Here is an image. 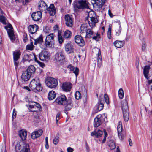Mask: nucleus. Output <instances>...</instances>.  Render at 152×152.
Masks as SVG:
<instances>
[{"mask_svg": "<svg viewBox=\"0 0 152 152\" xmlns=\"http://www.w3.org/2000/svg\"><path fill=\"white\" fill-rule=\"evenodd\" d=\"M30 87L34 92L40 91L42 89V87L40 83L38 77H36L30 82Z\"/></svg>", "mask_w": 152, "mask_h": 152, "instance_id": "obj_1", "label": "nucleus"}, {"mask_svg": "<svg viewBox=\"0 0 152 152\" xmlns=\"http://www.w3.org/2000/svg\"><path fill=\"white\" fill-rule=\"evenodd\" d=\"M15 150L17 152H30L29 144L23 141L17 143Z\"/></svg>", "mask_w": 152, "mask_h": 152, "instance_id": "obj_2", "label": "nucleus"}, {"mask_svg": "<svg viewBox=\"0 0 152 152\" xmlns=\"http://www.w3.org/2000/svg\"><path fill=\"white\" fill-rule=\"evenodd\" d=\"M121 108L123 113L124 120L125 121H127L129 120V110L128 102L126 99L122 101Z\"/></svg>", "mask_w": 152, "mask_h": 152, "instance_id": "obj_3", "label": "nucleus"}, {"mask_svg": "<svg viewBox=\"0 0 152 152\" xmlns=\"http://www.w3.org/2000/svg\"><path fill=\"white\" fill-rule=\"evenodd\" d=\"M45 83L47 86L51 89L56 88L58 85L57 80L51 77L47 78Z\"/></svg>", "mask_w": 152, "mask_h": 152, "instance_id": "obj_4", "label": "nucleus"}, {"mask_svg": "<svg viewBox=\"0 0 152 152\" xmlns=\"http://www.w3.org/2000/svg\"><path fill=\"white\" fill-rule=\"evenodd\" d=\"M55 35L53 34H50L47 35L45 40V45L47 47H52L54 44V38Z\"/></svg>", "mask_w": 152, "mask_h": 152, "instance_id": "obj_5", "label": "nucleus"}, {"mask_svg": "<svg viewBox=\"0 0 152 152\" xmlns=\"http://www.w3.org/2000/svg\"><path fill=\"white\" fill-rule=\"evenodd\" d=\"M103 97V95L102 94L99 96L98 102L95 107V108L96 109V113L101 110L103 108L104 102Z\"/></svg>", "mask_w": 152, "mask_h": 152, "instance_id": "obj_6", "label": "nucleus"}, {"mask_svg": "<svg viewBox=\"0 0 152 152\" xmlns=\"http://www.w3.org/2000/svg\"><path fill=\"white\" fill-rule=\"evenodd\" d=\"M92 14H94V12L93 11L89 12L88 13V16L89 18H90V21H89L88 20H86V22L87 21L90 26L91 28L93 27L94 26L95 23L97 22V20L96 18H95L94 17L91 16V15Z\"/></svg>", "mask_w": 152, "mask_h": 152, "instance_id": "obj_7", "label": "nucleus"}, {"mask_svg": "<svg viewBox=\"0 0 152 152\" xmlns=\"http://www.w3.org/2000/svg\"><path fill=\"white\" fill-rule=\"evenodd\" d=\"M76 7L78 9H83L89 8L88 3L85 0H80L78 1L76 5Z\"/></svg>", "mask_w": 152, "mask_h": 152, "instance_id": "obj_8", "label": "nucleus"}, {"mask_svg": "<svg viewBox=\"0 0 152 152\" xmlns=\"http://www.w3.org/2000/svg\"><path fill=\"white\" fill-rule=\"evenodd\" d=\"M63 105H64V111L65 113L67 115L68 112L67 111H70L72 108L73 106V101L71 99H68L67 101Z\"/></svg>", "mask_w": 152, "mask_h": 152, "instance_id": "obj_9", "label": "nucleus"}, {"mask_svg": "<svg viewBox=\"0 0 152 152\" xmlns=\"http://www.w3.org/2000/svg\"><path fill=\"white\" fill-rule=\"evenodd\" d=\"M5 28L7 30L10 39L11 40H15V37L12 30L13 28L11 25L10 24H9L7 26H5Z\"/></svg>", "mask_w": 152, "mask_h": 152, "instance_id": "obj_10", "label": "nucleus"}, {"mask_svg": "<svg viewBox=\"0 0 152 152\" xmlns=\"http://www.w3.org/2000/svg\"><path fill=\"white\" fill-rule=\"evenodd\" d=\"M42 13L40 11L34 12L31 15L32 20L35 21H39L41 18Z\"/></svg>", "mask_w": 152, "mask_h": 152, "instance_id": "obj_11", "label": "nucleus"}, {"mask_svg": "<svg viewBox=\"0 0 152 152\" xmlns=\"http://www.w3.org/2000/svg\"><path fill=\"white\" fill-rule=\"evenodd\" d=\"M68 99H66L65 95H63L57 97L56 99V102L59 104L63 105L66 102Z\"/></svg>", "mask_w": 152, "mask_h": 152, "instance_id": "obj_12", "label": "nucleus"}, {"mask_svg": "<svg viewBox=\"0 0 152 152\" xmlns=\"http://www.w3.org/2000/svg\"><path fill=\"white\" fill-rule=\"evenodd\" d=\"M75 40L76 43L80 46H83L85 44L83 38L80 35H77L75 37Z\"/></svg>", "mask_w": 152, "mask_h": 152, "instance_id": "obj_13", "label": "nucleus"}, {"mask_svg": "<svg viewBox=\"0 0 152 152\" xmlns=\"http://www.w3.org/2000/svg\"><path fill=\"white\" fill-rule=\"evenodd\" d=\"M48 6L43 1H41L39 3L38 8L39 10L41 11H44L46 13Z\"/></svg>", "mask_w": 152, "mask_h": 152, "instance_id": "obj_14", "label": "nucleus"}, {"mask_svg": "<svg viewBox=\"0 0 152 152\" xmlns=\"http://www.w3.org/2000/svg\"><path fill=\"white\" fill-rule=\"evenodd\" d=\"M65 20L66 25L69 27H71L73 25V21L72 17L69 15H66Z\"/></svg>", "mask_w": 152, "mask_h": 152, "instance_id": "obj_15", "label": "nucleus"}, {"mask_svg": "<svg viewBox=\"0 0 152 152\" xmlns=\"http://www.w3.org/2000/svg\"><path fill=\"white\" fill-rule=\"evenodd\" d=\"M103 134V132L100 130L96 129L91 132V136H95V137L98 138L101 137Z\"/></svg>", "mask_w": 152, "mask_h": 152, "instance_id": "obj_16", "label": "nucleus"}, {"mask_svg": "<svg viewBox=\"0 0 152 152\" xmlns=\"http://www.w3.org/2000/svg\"><path fill=\"white\" fill-rule=\"evenodd\" d=\"M115 35L118 36L120 35L121 31V23L120 21H118L115 22Z\"/></svg>", "mask_w": 152, "mask_h": 152, "instance_id": "obj_17", "label": "nucleus"}, {"mask_svg": "<svg viewBox=\"0 0 152 152\" xmlns=\"http://www.w3.org/2000/svg\"><path fill=\"white\" fill-rule=\"evenodd\" d=\"M46 10L51 16H54L56 13L55 8L53 4H50L48 7H47Z\"/></svg>", "mask_w": 152, "mask_h": 152, "instance_id": "obj_18", "label": "nucleus"}, {"mask_svg": "<svg viewBox=\"0 0 152 152\" xmlns=\"http://www.w3.org/2000/svg\"><path fill=\"white\" fill-rule=\"evenodd\" d=\"M102 116V115L99 114L95 118L94 124V127H97L101 124V118Z\"/></svg>", "mask_w": 152, "mask_h": 152, "instance_id": "obj_19", "label": "nucleus"}, {"mask_svg": "<svg viewBox=\"0 0 152 152\" xmlns=\"http://www.w3.org/2000/svg\"><path fill=\"white\" fill-rule=\"evenodd\" d=\"M71 84L70 83L65 82L63 83L62 88L64 91H69L71 89Z\"/></svg>", "mask_w": 152, "mask_h": 152, "instance_id": "obj_20", "label": "nucleus"}, {"mask_svg": "<svg viewBox=\"0 0 152 152\" xmlns=\"http://www.w3.org/2000/svg\"><path fill=\"white\" fill-rule=\"evenodd\" d=\"M38 29V26L37 25L35 24L30 25L28 28V30L29 32L31 34H33L37 32Z\"/></svg>", "mask_w": 152, "mask_h": 152, "instance_id": "obj_21", "label": "nucleus"}, {"mask_svg": "<svg viewBox=\"0 0 152 152\" xmlns=\"http://www.w3.org/2000/svg\"><path fill=\"white\" fill-rule=\"evenodd\" d=\"M43 132V131L42 129H39L37 131H34L31 134V138L33 139L39 137L41 135Z\"/></svg>", "mask_w": 152, "mask_h": 152, "instance_id": "obj_22", "label": "nucleus"}, {"mask_svg": "<svg viewBox=\"0 0 152 152\" xmlns=\"http://www.w3.org/2000/svg\"><path fill=\"white\" fill-rule=\"evenodd\" d=\"M65 50L68 54L71 53L73 52V46L70 43H67L65 46Z\"/></svg>", "mask_w": 152, "mask_h": 152, "instance_id": "obj_23", "label": "nucleus"}, {"mask_svg": "<svg viewBox=\"0 0 152 152\" xmlns=\"http://www.w3.org/2000/svg\"><path fill=\"white\" fill-rule=\"evenodd\" d=\"M31 76L26 71H24L21 75L22 79L25 81L28 80L30 78Z\"/></svg>", "mask_w": 152, "mask_h": 152, "instance_id": "obj_24", "label": "nucleus"}, {"mask_svg": "<svg viewBox=\"0 0 152 152\" xmlns=\"http://www.w3.org/2000/svg\"><path fill=\"white\" fill-rule=\"evenodd\" d=\"M125 44L124 41L116 40L113 43L114 45L116 48H121Z\"/></svg>", "mask_w": 152, "mask_h": 152, "instance_id": "obj_25", "label": "nucleus"}, {"mask_svg": "<svg viewBox=\"0 0 152 152\" xmlns=\"http://www.w3.org/2000/svg\"><path fill=\"white\" fill-rule=\"evenodd\" d=\"M150 69L149 66H145L144 67L143 69V74L145 78L147 80H148L149 78L148 76V74L149 73V71Z\"/></svg>", "mask_w": 152, "mask_h": 152, "instance_id": "obj_26", "label": "nucleus"}, {"mask_svg": "<svg viewBox=\"0 0 152 152\" xmlns=\"http://www.w3.org/2000/svg\"><path fill=\"white\" fill-rule=\"evenodd\" d=\"M19 135L22 140L26 139L27 135V132L26 131L20 130L19 132Z\"/></svg>", "mask_w": 152, "mask_h": 152, "instance_id": "obj_27", "label": "nucleus"}, {"mask_svg": "<svg viewBox=\"0 0 152 152\" xmlns=\"http://www.w3.org/2000/svg\"><path fill=\"white\" fill-rule=\"evenodd\" d=\"M68 67L70 69V71H73V72L75 74L76 77L77 78L79 74V69L77 67H76L75 70H74L75 69L74 67L71 65H69Z\"/></svg>", "mask_w": 152, "mask_h": 152, "instance_id": "obj_28", "label": "nucleus"}, {"mask_svg": "<svg viewBox=\"0 0 152 152\" xmlns=\"http://www.w3.org/2000/svg\"><path fill=\"white\" fill-rule=\"evenodd\" d=\"M35 71V69L34 66L33 65H31L28 68L26 71L31 75L32 73H33Z\"/></svg>", "mask_w": 152, "mask_h": 152, "instance_id": "obj_29", "label": "nucleus"}, {"mask_svg": "<svg viewBox=\"0 0 152 152\" xmlns=\"http://www.w3.org/2000/svg\"><path fill=\"white\" fill-rule=\"evenodd\" d=\"M108 145L111 150L114 149L116 147L115 142L112 140H108Z\"/></svg>", "mask_w": 152, "mask_h": 152, "instance_id": "obj_30", "label": "nucleus"}, {"mask_svg": "<svg viewBox=\"0 0 152 152\" xmlns=\"http://www.w3.org/2000/svg\"><path fill=\"white\" fill-rule=\"evenodd\" d=\"M106 0H98L96 2V7L99 9L102 8Z\"/></svg>", "mask_w": 152, "mask_h": 152, "instance_id": "obj_31", "label": "nucleus"}, {"mask_svg": "<svg viewBox=\"0 0 152 152\" xmlns=\"http://www.w3.org/2000/svg\"><path fill=\"white\" fill-rule=\"evenodd\" d=\"M56 96L55 93L53 91H50L48 94V98L50 100L54 99Z\"/></svg>", "mask_w": 152, "mask_h": 152, "instance_id": "obj_32", "label": "nucleus"}, {"mask_svg": "<svg viewBox=\"0 0 152 152\" xmlns=\"http://www.w3.org/2000/svg\"><path fill=\"white\" fill-rule=\"evenodd\" d=\"M94 32L90 28L88 29L86 34V37L88 38H91L93 36Z\"/></svg>", "mask_w": 152, "mask_h": 152, "instance_id": "obj_33", "label": "nucleus"}, {"mask_svg": "<svg viewBox=\"0 0 152 152\" xmlns=\"http://www.w3.org/2000/svg\"><path fill=\"white\" fill-rule=\"evenodd\" d=\"M123 129L122 123L119 121L118 124L117 126V130L118 134L119 137L120 138V133H121Z\"/></svg>", "mask_w": 152, "mask_h": 152, "instance_id": "obj_34", "label": "nucleus"}, {"mask_svg": "<svg viewBox=\"0 0 152 152\" xmlns=\"http://www.w3.org/2000/svg\"><path fill=\"white\" fill-rule=\"evenodd\" d=\"M71 32L69 30H66L64 33L63 37L65 38H68L71 36Z\"/></svg>", "mask_w": 152, "mask_h": 152, "instance_id": "obj_35", "label": "nucleus"}, {"mask_svg": "<svg viewBox=\"0 0 152 152\" xmlns=\"http://www.w3.org/2000/svg\"><path fill=\"white\" fill-rule=\"evenodd\" d=\"M34 44L37 45V43H41L43 42V37L42 36L40 35L38 38H37L35 40Z\"/></svg>", "mask_w": 152, "mask_h": 152, "instance_id": "obj_36", "label": "nucleus"}, {"mask_svg": "<svg viewBox=\"0 0 152 152\" xmlns=\"http://www.w3.org/2000/svg\"><path fill=\"white\" fill-rule=\"evenodd\" d=\"M19 58H13L15 68L16 69H17L19 65Z\"/></svg>", "mask_w": 152, "mask_h": 152, "instance_id": "obj_37", "label": "nucleus"}, {"mask_svg": "<svg viewBox=\"0 0 152 152\" xmlns=\"http://www.w3.org/2000/svg\"><path fill=\"white\" fill-rule=\"evenodd\" d=\"M87 26L86 24H82L80 27L81 33H84L87 30Z\"/></svg>", "mask_w": 152, "mask_h": 152, "instance_id": "obj_38", "label": "nucleus"}, {"mask_svg": "<svg viewBox=\"0 0 152 152\" xmlns=\"http://www.w3.org/2000/svg\"><path fill=\"white\" fill-rule=\"evenodd\" d=\"M124 91L123 89L120 88L118 91V96L120 99H122L124 97Z\"/></svg>", "mask_w": 152, "mask_h": 152, "instance_id": "obj_39", "label": "nucleus"}, {"mask_svg": "<svg viewBox=\"0 0 152 152\" xmlns=\"http://www.w3.org/2000/svg\"><path fill=\"white\" fill-rule=\"evenodd\" d=\"M48 52L47 51L42 52L39 54V57H49V56L48 55Z\"/></svg>", "mask_w": 152, "mask_h": 152, "instance_id": "obj_40", "label": "nucleus"}, {"mask_svg": "<svg viewBox=\"0 0 152 152\" xmlns=\"http://www.w3.org/2000/svg\"><path fill=\"white\" fill-rule=\"evenodd\" d=\"M58 39L59 43L60 44L62 43L63 41V39L59 31H58Z\"/></svg>", "mask_w": 152, "mask_h": 152, "instance_id": "obj_41", "label": "nucleus"}, {"mask_svg": "<svg viewBox=\"0 0 152 152\" xmlns=\"http://www.w3.org/2000/svg\"><path fill=\"white\" fill-rule=\"evenodd\" d=\"M75 97L78 100L81 98V96L80 92L79 91H77L75 94Z\"/></svg>", "mask_w": 152, "mask_h": 152, "instance_id": "obj_42", "label": "nucleus"}, {"mask_svg": "<svg viewBox=\"0 0 152 152\" xmlns=\"http://www.w3.org/2000/svg\"><path fill=\"white\" fill-rule=\"evenodd\" d=\"M34 45L33 42H31L30 44L26 46V49L32 50L33 49Z\"/></svg>", "mask_w": 152, "mask_h": 152, "instance_id": "obj_43", "label": "nucleus"}, {"mask_svg": "<svg viewBox=\"0 0 152 152\" xmlns=\"http://www.w3.org/2000/svg\"><path fill=\"white\" fill-rule=\"evenodd\" d=\"M35 106L34 104L29 105V106L28 109L29 111L30 112H35L36 110H35Z\"/></svg>", "mask_w": 152, "mask_h": 152, "instance_id": "obj_44", "label": "nucleus"}, {"mask_svg": "<svg viewBox=\"0 0 152 152\" xmlns=\"http://www.w3.org/2000/svg\"><path fill=\"white\" fill-rule=\"evenodd\" d=\"M13 57H19L21 55L20 51H15L13 52Z\"/></svg>", "mask_w": 152, "mask_h": 152, "instance_id": "obj_45", "label": "nucleus"}, {"mask_svg": "<svg viewBox=\"0 0 152 152\" xmlns=\"http://www.w3.org/2000/svg\"><path fill=\"white\" fill-rule=\"evenodd\" d=\"M6 18L3 15H0V21L2 22L3 24H6Z\"/></svg>", "mask_w": 152, "mask_h": 152, "instance_id": "obj_46", "label": "nucleus"}, {"mask_svg": "<svg viewBox=\"0 0 152 152\" xmlns=\"http://www.w3.org/2000/svg\"><path fill=\"white\" fill-rule=\"evenodd\" d=\"M100 38V34L97 33L96 35H95L92 37V39L98 41L99 40Z\"/></svg>", "mask_w": 152, "mask_h": 152, "instance_id": "obj_47", "label": "nucleus"}, {"mask_svg": "<svg viewBox=\"0 0 152 152\" xmlns=\"http://www.w3.org/2000/svg\"><path fill=\"white\" fill-rule=\"evenodd\" d=\"M34 61L35 62L38 63L39 65L41 67L43 68L45 66V64L44 63L39 61L37 60V58H34Z\"/></svg>", "mask_w": 152, "mask_h": 152, "instance_id": "obj_48", "label": "nucleus"}, {"mask_svg": "<svg viewBox=\"0 0 152 152\" xmlns=\"http://www.w3.org/2000/svg\"><path fill=\"white\" fill-rule=\"evenodd\" d=\"M97 65L99 67H100L102 65V58H97Z\"/></svg>", "mask_w": 152, "mask_h": 152, "instance_id": "obj_49", "label": "nucleus"}, {"mask_svg": "<svg viewBox=\"0 0 152 152\" xmlns=\"http://www.w3.org/2000/svg\"><path fill=\"white\" fill-rule=\"evenodd\" d=\"M104 138L102 141V143H104L106 140V137L107 136L108 134L107 132H106L105 130L104 129Z\"/></svg>", "mask_w": 152, "mask_h": 152, "instance_id": "obj_50", "label": "nucleus"}, {"mask_svg": "<svg viewBox=\"0 0 152 152\" xmlns=\"http://www.w3.org/2000/svg\"><path fill=\"white\" fill-rule=\"evenodd\" d=\"M104 101L107 104H109V98L107 95L106 94H104Z\"/></svg>", "mask_w": 152, "mask_h": 152, "instance_id": "obj_51", "label": "nucleus"}, {"mask_svg": "<svg viewBox=\"0 0 152 152\" xmlns=\"http://www.w3.org/2000/svg\"><path fill=\"white\" fill-rule=\"evenodd\" d=\"M55 56L56 57H62L64 56V53L62 52H58L56 54Z\"/></svg>", "mask_w": 152, "mask_h": 152, "instance_id": "obj_52", "label": "nucleus"}, {"mask_svg": "<svg viewBox=\"0 0 152 152\" xmlns=\"http://www.w3.org/2000/svg\"><path fill=\"white\" fill-rule=\"evenodd\" d=\"M107 37L109 39H111V28L110 26L108 28L107 32Z\"/></svg>", "mask_w": 152, "mask_h": 152, "instance_id": "obj_53", "label": "nucleus"}, {"mask_svg": "<svg viewBox=\"0 0 152 152\" xmlns=\"http://www.w3.org/2000/svg\"><path fill=\"white\" fill-rule=\"evenodd\" d=\"M59 138L58 137H56L53 140V142L54 144L56 145L58 142Z\"/></svg>", "mask_w": 152, "mask_h": 152, "instance_id": "obj_54", "label": "nucleus"}, {"mask_svg": "<svg viewBox=\"0 0 152 152\" xmlns=\"http://www.w3.org/2000/svg\"><path fill=\"white\" fill-rule=\"evenodd\" d=\"M40 60L47 62L50 60L49 58H39Z\"/></svg>", "mask_w": 152, "mask_h": 152, "instance_id": "obj_55", "label": "nucleus"}, {"mask_svg": "<svg viewBox=\"0 0 152 152\" xmlns=\"http://www.w3.org/2000/svg\"><path fill=\"white\" fill-rule=\"evenodd\" d=\"M33 103H34V105L35 106V108L37 107L39 110V109L41 108V106L40 104L39 103L35 102H33Z\"/></svg>", "mask_w": 152, "mask_h": 152, "instance_id": "obj_56", "label": "nucleus"}, {"mask_svg": "<svg viewBox=\"0 0 152 152\" xmlns=\"http://www.w3.org/2000/svg\"><path fill=\"white\" fill-rule=\"evenodd\" d=\"M60 113L59 112L58 113L56 116V123L58 125V121L59 119V116L60 115Z\"/></svg>", "mask_w": 152, "mask_h": 152, "instance_id": "obj_57", "label": "nucleus"}, {"mask_svg": "<svg viewBox=\"0 0 152 152\" xmlns=\"http://www.w3.org/2000/svg\"><path fill=\"white\" fill-rule=\"evenodd\" d=\"M27 58V59H26V58H25L24 59V58H23V62H30L32 60L31 59H29L28 58Z\"/></svg>", "mask_w": 152, "mask_h": 152, "instance_id": "obj_58", "label": "nucleus"}, {"mask_svg": "<svg viewBox=\"0 0 152 152\" xmlns=\"http://www.w3.org/2000/svg\"><path fill=\"white\" fill-rule=\"evenodd\" d=\"M27 40V34L26 33H24L23 34V41L24 42H26V41Z\"/></svg>", "mask_w": 152, "mask_h": 152, "instance_id": "obj_59", "label": "nucleus"}, {"mask_svg": "<svg viewBox=\"0 0 152 152\" xmlns=\"http://www.w3.org/2000/svg\"><path fill=\"white\" fill-rule=\"evenodd\" d=\"M61 58H56L55 60L58 62H60V63H61L62 62V60H63V59H62L61 60Z\"/></svg>", "mask_w": 152, "mask_h": 152, "instance_id": "obj_60", "label": "nucleus"}, {"mask_svg": "<svg viewBox=\"0 0 152 152\" xmlns=\"http://www.w3.org/2000/svg\"><path fill=\"white\" fill-rule=\"evenodd\" d=\"M146 48V44L145 42H143L142 45V51H145Z\"/></svg>", "mask_w": 152, "mask_h": 152, "instance_id": "obj_61", "label": "nucleus"}, {"mask_svg": "<svg viewBox=\"0 0 152 152\" xmlns=\"http://www.w3.org/2000/svg\"><path fill=\"white\" fill-rule=\"evenodd\" d=\"M16 113L15 111V109H13V113H12V118L13 119H14L16 117Z\"/></svg>", "mask_w": 152, "mask_h": 152, "instance_id": "obj_62", "label": "nucleus"}, {"mask_svg": "<svg viewBox=\"0 0 152 152\" xmlns=\"http://www.w3.org/2000/svg\"><path fill=\"white\" fill-rule=\"evenodd\" d=\"M67 152H72L73 151V149L71 147H68L67 149Z\"/></svg>", "mask_w": 152, "mask_h": 152, "instance_id": "obj_63", "label": "nucleus"}, {"mask_svg": "<svg viewBox=\"0 0 152 152\" xmlns=\"http://www.w3.org/2000/svg\"><path fill=\"white\" fill-rule=\"evenodd\" d=\"M129 143L130 146H132V142L131 139L130 138L129 139Z\"/></svg>", "mask_w": 152, "mask_h": 152, "instance_id": "obj_64", "label": "nucleus"}]
</instances>
